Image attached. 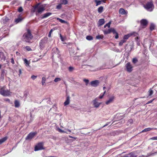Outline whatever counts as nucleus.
Masks as SVG:
<instances>
[{"label": "nucleus", "mask_w": 157, "mask_h": 157, "mask_svg": "<svg viewBox=\"0 0 157 157\" xmlns=\"http://www.w3.org/2000/svg\"><path fill=\"white\" fill-rule=\"evenodd\" d=\"M33 38V36L29 29H27V32L25 33L23 36V39L26 42L32 43L31 40Z\"/></svg>", "instance_id": "nucleus-1"}, {"label": "nucleus", "mask_w": 157, "mask_h": 157, "mask_svg": "<svg viewBox=\"0 0 157 157\" xmlns=\"http://www.w3.org/2000/svg\"><path fill=\"white\" fill-rule=\"evenodd\" d=\"M10 90H6L5 86L0 88V94L4 96H9L10 95Z\"/></svg>", "instance_id": "nucleus-2"}, {"label": "nucleus", "mask_w": 157, "mask_h": 157, "mask_svg": "<svg viewBox=\"0 0 157 157\" xmlns=\"http://www.w3.org/2000/svg\"><path fill=\"white\" fill-rule=\"evenodd\" d=\"M34 9V11L36 12V15H38L42 13L45 10V8L43 6L37 5L35 6Z\"/></svg>", "instance_id": "nucleus-3"}, {"label": "nucleus", "mask_w": 157, "mask_h": 157, "mask_svg": "<svg viewBox=\"0 0 157 157\" xmlns=\"http://www.w3.org/2000/svg\"><path fill=\"white\" fill-rule=\"evenodd\" d=\"M47 41L48 38L46 37H44L40 40L39 43V47L41 49H43L44 48L45 44Z\"/></svg>", "instance_id": "nucleus-4"}, {"label": "nucleus", "mask_w": 157, "mask_h": 157, "mask_svg": "<svg viewBox=\"0 0 157 157\" xmlns=\"http://www.w3.org/2000/svg\"><path fill=\"white\" fill-rule=\"evenodd\" d=\"M144 8L149 11H152L153 8V5L151 2H147L145 5H144Z\"/></svg>", "instance_id": "nucleus-5"}, {"label": "nucleus", "mask_w": 157, "mask_h": 157, "mask_svg": "<svg viewBox=\"0 0 157 157\" xmlns=\"http://www.w3.org/2000/svg\"><path fill=\"white\" fill-rule=\"evenodd\" d=\"M44 143L43 142H40L35 147L34 150L36 151L41 150L44 149L43 147Z\"/></svg>", "instance_id": "nucleus-6"}, {"label": "nucleus", "mask_w": 157, "mask_h": 157, "mask_svg": "<svg viewBox=\"0 0 157 157\" xmlns=\"http://www.w3.org/2000/svg\"><path fill=\"white\" fill-rule=\"evenodd\" d=\"M36 133V132H30L25 138V140H31Z\"/></svg>", "instance_id": "nucleus-7"}, {"label": "nucleus", "mask_w": 157, "mask_h": 157, "mask_svg": "<svg viewBox=\"0 0 157 157\" xmlns=\"http://www.w3.org/2000/svg\"><path fill=\"white\" fill-rule=\"evenodd\" d=\"M148 21L147 20L144 19H142L140 21L141 26H143V28L145 27L147 25Z\"/></svg>", "instance_id": "nucleus-8"}, {"label": "nucleus", "mask_w": 157, "mask_h": 157, "mask_svg": "<svg viewBox=\"0 0 157 157\" xmlns=\"http://www.w3.org/2000/svg\"><path fill=\"white\" fill-rule=\"evenodd\" d=\"M114 29L113 28H111L107 30H103V32L104 33L105 35L107 34L110 33L111 32H113V30Z\"/></svg>", "instance_id": "nucleus-9"}, {"label": "nucleus", "mask_w": 157, "mask_h": 157, "mask_svg": "<svg viewBox=\"0 0 157 157\" xmlns=\"http://www.w3.org/2000/svg\"><path fill=\"white\" fill-rule=\"evenodd\" d=\"M97 101V98L93 101V105L94 107L96 108L98 107L101 104V103H98Z\"/></svg>", "instance_id": "nucleus-10"}, {"label": "nucleus", "mask_w": 157, "mask_h": 157, "mask_svg": "<svg viewBox=\"0 0 157 157\" xmlns=\"http://www.w3.org/2000/svg\"><path fill=\"white\" fill-rule=\"evenodd\" d=\"M99 83L98 80H95L91 81L90 84L92 86L96 87L98 85Z\"/></svg>", "instance_id": "nucleus-11"}, {"label": "nucleus", "mask_w": 157, "mask_h": 157, "mask_svg": "<svg viewBox=\"0 0 157 157\" xmlns=\"http://www.w3.org/2000/svg\"><path fill=\"white\" fill-rule=\"evenodd\" d=\"M127 11L125 10L124 9L121 8L119 9V13L121 15L126 14L127 13Z\"/></svg>", "instance_id": "nucleus-12"}, {"label": "nucleus", "mask_w": 157, "mask_h": 157, "mask_svg": "<svg viewBox=\"0 0 157 157\" xmlns=\"http://www.w3.org/2000/svg\"><path fill=\"white\" fill-rule=\"evenodd\" d=\"M130 34H131V36H136V37L135 38V40L136 41H137V40L139 39V37H138V34L137 33L133 32L130 33Z\"/></svg>", "instance_id": "nucleus-13"}, {"label": "nucleus", "mask_w": 157, "mask_h": 157, "mask_svg": "<svg viewBox=\"0 0 157 157\" xmlns=\"http://www.w3.org/2000/svg\"><path fill=\"white\" fill-rule=\"evenodd\" d=\"M70 102V97L69 96H68L66 98V100L64 103V105L66 106L68 105Z\"/></svg>", "instance_id": "nucleus-14"}, {"label": "nucleus", "mask_w": 157, "mask_h": 157, "mask_svg": "<svg viewBox=\"0 0 157 157\" xmlns=\"http://www.w3.org/2000/svg\"><path fill=\"white\" fill-rule=\"evenodd\" d=\"M9 19L7 17L3 18L1 20V22L4 24H6V22L9 21Z\"/></svg>", "instance_id": "nucleus-15"}, {"label": "nucleus", "mask_w": 157, "mask_h": 157, "mask_svg": "<svg viewBox=\"0 0 157 157\" xmlns=\"http://www.w3.org/2000/svg\"><path fill=\"white\" fill-rule=\"evenodd\" d=\"M114 99V96L112 97L108 100L106 101L105 104L107 105L109 104L110 103L112 102L113 101Z\"/></svg>", "instance_id": "nucleus-16"}, {"label": "nucleus", "mask_w": 157, "mask_h": 157, "mask_svg": "<svg viewBox=\"0 0 157 157\" xmlns=\"http://www.w3.org/2000/svg\"><path fill=\"white\" fill-rule=\"evenodd\" d=\"M52 52L55 53V54L58 55V57L59 56V52L57 48H54L52 50Z\"/></svg>", "instance_id": "nucleus-17"}, {"label": "nucleus", "mask_w": 157, "mask_h": 157, "mask_svg": "<svg viewBox=\"0 0 157 157\" xmlns=\"http://www.w3.org/2000/svg\"><path fill=\"white\" fill-rule=\"evenodd\" d=\"M14 106L16 108H18L20 106V101L18 100H16L14 102Z\"/></svg>", "instance_id": "nucleus-18"}, {"label": "nucleus", "mask_w": 157, "mask_h": 157, "mask_svg": "<svg viewBox=\"0 0 157 157\" xmlns=\"http://www.w3.org/2000/svg\"><path fill=\"white\" fill-rule=\"evenodd\" d=\"M52 14V13H47L44 14L41 17L42 19H44V18H46L50 16V15Z\"/></svg>", "instance_id": "nucleus-19"}, {"label": "nucleus", "mask_w": 157, "mask_h": 157, "mask_svg": "<svg viewBox=\"0 0 157 157\" xmlns=\"http://www.w3.org/2000/svg\"><path fill=\"white\" fill-rule=\"evenodd\" d=\"M98 23L99 25L101 26L105 23V20L104 19H101L99 20Z\"/></svg>", "instance_id": "nucleus-20"}, {"label": "nucleus", "mask_w": 157, "mask_h": 157, "mask_svg": "<svg viewBox=\"0 0 157 157\" xmlns=\"http://www.w3.org/2000/svg\"><path fill=\"white\" fill-rule=\"evenodd\" d=\"M113 33L114 34H115L114 36L115 39H118L119 37L115 29H113Z\"/></svg>", "instance_id": "nucleus-21"}, {"label": "nucleus", "mask_w": 157, "mask_h": 157, "mask_svg": "<svg viewBox=\"0 0 157 157\" xmlns=\"http://www.w3.org/2000/svg\"><path fill=\"white\" fill-rule=\"evenodd\" d=\"M156 128H146L144 129V130H143L142 131V132H146L147 131H149L151 130L152 129H156Z\"/></svg>", "instance_id": "nucleus-22"}, {"label": "nucleus", "mask_w": 157, "mask_h": 157, "mask_svg": "<svg viewBox=\"0 0 157 157\" xmlns=\"http://www.w3.org/2000/svg\"><path fill=\"white\" fill-rule=\"evenodd\" d=\"M131 36V34L130 33L124 35L123 37V39L124 40L128 39L130 36Z\"/></svg>", "instance_id": "nucleus-23"}, {"label": "nucleus", "mask_w": 157, "mask_h": 157, "mask_svg": "<svg viewBox=\"0 0 157 157\" xmlns=\"http://www.w3.org/2000/svg\"><path fill=\"white\" fill-rule=\"evenodd\" d=\"M7 139V137L6 136L5 137L0 140V144H1L2 143L5 142Z\"/></svg>", "instance_id": "nucleus-24"}, {"label": "nucleus", "mask_w": 157, "mask_h": 157, "mask_svg": "<svg viewBox=\"0 0 157 157\" xmlns=\"http://www.w3.org/2000/svg\"><path fill=\"white\" fill-rule=\"evenodd\" d=\"M104 38V36L103 35H98L96 36V38L97 39H102Z\"/></svg>", "instance_id": "nucleus-25"}, {"label": "nucleus", "mask_w": 157, "mask_h": 157, "mask_svg": "<svg viewBox=\"0 0 157 157\" xmlns=\"http://www.w3.org/2000/svg\"><path fill=\"white\" fill-rule=\"evenodd\" d=\"M126 69H132V67L130 63H128L126 65Z\"/></svg>", "instance_id": "nucleus-26"}, {"label": "nucleus", "mask_w": 157, "mask_h": 157, "mask_svg": "<svg viewBox=\"0 0 157 157\" xmlns=\"http://www.w3.org/2000/svg\"><path fill=\"white\" fill-rule=\"evenodd\" d=\"M22 19H23L21 17H18V18L15 19V22L16 24H17L20 22H21Z\"/></svg>", "instance_id": "nucleus-27"}, {"label": "nucleus", "mask_w": 157, "mask_h": 157, "mask_svg": "<svg viewBox=\"0 0 157 157\" xmlns=\"http://www.w3.org/2000/svg\"><path fill=\"white\" fill-rule=\"evenodd\" d=\"M23 60H24V63L26 66H29V61L26 59H23Z\"/></svg>", "instance_id": "nucleus-28"}, {"label": "nucleus", "mask_w": 157, "mask_h": 157, "mask_svg": "<svg viewBox=\"0 0 157 157\" xmlns=\"http://www.w3.org/2000/svg\"><path fill=\"white\" fill-rule=\"evenodd\" d=\"M24 48L27 51H32V49L29 46H26L24 47Z\"/></svg>", "instance_id": "nucleus-29"}, {"label": "nucleus", "mask_w": 157, "mask_h": 157, "mask_svg": "<svg viewBox=\"0 0 157 157\" xmlns=\"http://www.w3.org/2000/svg\"><path fill=\"white\" fill-rule=\"evenodd\" d=\"M128 156H129V157H136V156H135L134 155V154L133 152H131L127 155Z\"/></svg>", "instance_id": "nucleus-30"}, {"label": "nucleus", "mask_w": 157, "mask_h": 157, "mask_svg": "<svg viewBox=\"0 0 157 157\" xmlns=\"http://www.w3.org/2000/svg\"><path fill=\"white\" fill-rule=\"evenodd\" d=\"M57 20L59 21V22H61V23H67V21H65L64 20H63L62 19H61L59 18H57Z\"/></svg>", "instance_id": "nucleus-31"}, {"label": "nucleus", "mask_w": 157, "mask_h": 157, "mask_svg": "<svg viewBox=\"0 0 157 157\" xmlns=\"http://www.w3.org/2000/svg\"><path fill=\"white\" fill-rule=\"evenodd\" d=\"M103 0L98 1L97 0H95V2L96 3V6H98L101 4V2H103Z\"/></svg>", "instance_id": "nucleus-32"}, {"label": "nucleus", "mask_w": 157, "mask_h": 157, "mask_svg": "<svg viewBox=\"0 0 157 157\" xmlns=\"http://www.w3.org/2000/svg\"><path fill=\"white\" fill-rule=\"evenodd\" d=\"M155 27V24L153 23H151L150 25V29L151 30H153Z\"/></svg>", "instance_id": "nucleus-33"}, {"label": "nucleus", "mask_w": 157, "mask_h": 157, "mask_svg": "<svg viewBox=\"0 0 157 157\" xmlns=\"http://www.w3.org/2000/svg\"><path fill=\"white\" fill-rule=\"evenodd\" d=\"M126 40L124 39L121 40L119 42V46H121L123 44L126 42Z\"/></svg>", "instance_id": "nucleus-34"}, {"label": "nucleus", "mask_w": 157, "mask_h": 157, "mask_svg": "<svg viewBox=\"0 0 157 157\" xmlns=\"http://www.w3.org/2000/svg\"><path fill=\"white\" fill-rule=\"evenodd\" d=\"M103 8L102 6L100 7L98 9V11L99 13H101L102 12Z\"/></svg>", "instance_id": "nucleus-35"}, {"label": "nucleus", "mask_w": 157, "mask_h": 157, "mask_svg": "<svg viewBox=\"0 0 157 157\" xmlns=\"http://www.w3.org/2000/svg\"><path fill=\"white\" fill-rule=\"evenodd\" d=\"M138 61V59L136 58H134L132 59V62L134 64H135Z\"/></svg>", "instance_id": "nucleus-36"}, {"label": "nucleus", "mask_w": 157, "mask_h": 157, "mask_svg": "<svg viewBox=\"0 0 157 157\" xmlns=\"http://www.w3.org/2000/svg\"><path fill=\"white\" fill-rule=\"evenodd\" d=\"M61 3L62 4L66 5L67 4V0H61Z\"/></svg>", "instance_id": "nucleus-37"}, {"label": "nucleus", "mask_w": 157, "mask_h": 157, "mask_svg": "<svg viewBox=\"0 0 157 157\" xmlns=\"http://www.w3.org/2000/svg\"><path fill=\"white\" fill-rule=\"evenodd\" d=\"M86 39L89 40H91L93 39V37L90 36H88L86 37Z\"/></svg>", "instance_id": "nucleus-38"}, {"label": "nucleus", "mask_w": 157, "mask_h": 157, "mask_svg": "<svg viewBox=\"0 0 157 157\" xmlns=\"http://www.w3.org/2000/svg\"><path fill=\"white\" fill-rule=\"evenodd\" d=\"M46 80V78L45 77H43L42 78V84L43 85H44V84L45 83Z\"/></svg>", "instance_id": "nucleus-39"}, {"label": "nucleus", "mask_w": 157, "mask_h": 157, "mask_svg": "<svg viewBox=\"0 0 157 157\" xmlns=\"http://www.w3.org/2000/svg\"><path fill=\"white\" fill-rule=\"evenodd\" d=\"M110 24H111V22H109V23H108L106 24L105 25H104V27L105 28H106L107 26L109 28H110Z\"/></svg>", "instance_id": "nucleus-40"}, {"label": "nucleus", "mask_w": 157, "mask_h": 157, "mask_svg": "<svg viewBox=\"0 0 157 157\" xmlns=\"http://www.w3.org/2000/svg\"><path fill=\"white\" fill-rule=\"evenodd\" d=\"M105 93H106V91L105 90V91L103 92L102 94H100V96L99 97V98L100 99H102L103 98V97L104 96V95L105 94Z\"/></svg>", "instance_id": "nucleus-41"}, {"label": "nucleus", "mask_w": 157, "mask_h": 157, "mask_svg": "<svg viewBox=\"0 0 157 157\" xmlns=\"http://www.w3.org/2000/svg\"><path fill=\"white\" fill-rule=\"evenodd\" d=\"M61 80V79L59 78H56L54 79V81L55 82H58L59 81Z\"/></svg>", "instance_id": "nucleus-42"}, {"label": "nucleus", "mask_w": 157, "mask_h": 157, "mask_svg": "<svg viewBox=\"0 0 157 157\" xmlns=\"http://www.w3.org/2000/svg\"><path fill=\"white\" fill-rule=\"evenodd\" d=\"M92 67L90 66H89L88 65H83L82 68H84V69L86 68H92Z\"/></svg>", "instance_id": "nucleus-43"}, {"label": "nucleus", "mask_w": 157, "mask_h": 157, "mask_svg": "<svg viewBox=\"0 0 157 157\" xmlns=\"http://www.w3.org/2000/svg\"><path fill=\"white\" fill-rule=\"evenodd\" d=\"M149 96H151L153 94V91L151 89H150L149 91Z\"/></svg>", "instance_id": "nucleus-44"}, {"label": "nucleus", "mask_w": 157, "mask_h": 157, "mask_svg": "<svg viewBox=\"0 0 157 157\" xmlns=\"http://www.w3.org/2000/svg\"><path fill=\"white\" fill-rule=\"evenodd\" d=\"M62 4L61 3L59 4L57 6L56 9H61L62 7Z\"/></svg>", "instance_id": "nucleus-45"}, {"label": "nucleus", "mask_w": 157, "mask_h": 157, "mask_svg": "<svg viewBox=\"0 0 157 157\" xmlns=\"http://www.w3.org/2000/svg\"><path fill=\"white\" fill-rule=\"evenodd\" d=\"M18 11L19 12H22L23 11V9L21 7H19L18 9Z\"/></svg>", "instance_id": "nucleus-46"}, {"label": "nucleus", "mask_w": 157, "mask_h": 157, "mask_svg": "<svg viewBox=\"0 0 157 157\" xmlns=\"http://www.w3.org/2000/svg\"><path fill=\"white\" fill-rule=\"evenodd\" d=\"M133 121L132 119H130L128 120V124H132L133 123Z\"/></svg>", "instance_id": "nucleus-47"}, {"label": "nucleus", "mask_w": 157, "mask_h": 157, "mask_svg": "<svg viewBox=\"0 0 157 157\" xmlns=\"http://www.w3.org/2000/svg\"><path fill=\"white\" fill-rule=\"evenodd\" d=\"M150 139L152 140H157V136L153 137L151 138Z\"/></svg>", "instance_id": "nucleus-48"}, {"label": "nucleus", "mask_w": 157, "mask_h": 157, "mask_svg": "<svg viewBox=\"0 0 157 157\" xmlns=\"http://www.w3.org/2000/svg\"><path fill=\"white\" fill-rule=\"evenodd\" d=\"M83 81L84 82H85L86 83V85H87V84L88 83V82H89V80L88 79H84L83 80Z\"/></svg>", "instance_id": "nucleus-49"}, {"label": "nucleus", "mask_w": 157, "mask_h": 157, "mask_svg": "<svg viewBox=\"0 0 157 157\" xmlns=\"http://www.w3.org/2000/svg\"><path fill=\"white\" fill-rule=\"evenodd\" d=\"M37 77L36 76H35L34 75H32L31 76V78L33 80L35 79Z\"/></svg>", "instance_id": "nucleus-50"}, {"label": "nucleus", "mask_w": 157, "mask_h": 157, "mask_svg": "<svg viewBox=\"0 0 157 157\" xmlns=\"http://www.w3.org/2000/svg\"><path fill=\"white\" fill-rule=\"evenodd\" d=\"M4 100L5 101H8V102H10V100L9 99V98H5V99H4Z\"/></svg>", "instance_id": "nucleus-51"}, {"label": "nucleus", "mask_w": 157, "mask_h": 157, "mask_svg": "<svg viewBox=\"0 0 157 157\" xmlns=\"http://www.w3.org/2000/svg\"><path fill=\"white\" fill-rule=\"evenodd\" d=\"M58 131L60 132H64V131L59 128H58Z\"/></svg>", "instance_id": "nucleus-52"}, {"label": "nucleus", "mask_w": 157, "mask_h": 157, "mask_svg": "<svg viewBox=\"0 0 157 157\" xmlns=\"http://www.w3.org/2000/svg\"><path fill=\"white\" fill-rule=\"evenodd\" d=\"M52 29H51L50 31V32L49 33V34L48 35V37H51V33L52 32Z\"/></svg>", "instance_id": "nucleus-53"}, {"label": "nucleus", "mask_w": 157, "mask_h": 157, "mask_svg": "<svg viewBox=\"0 0 157 157\" xmlns=\"http://www.w3.org/2000/svg\"><path fill=\"white\" fill-rule=\"evenodd\" d=\"M10 62H11V63L13 64L14 63V60L13 58H12L11 59Z\"/></svg>", "instance_id": "nucleus-54"}, {"label": "nucleus", "mask_w": 157, "mask_h": 157, "mask_svg": "<svg viewBox=\"0 0 157 157\" xmlns=\"http://www.w3.org/2000/svg\"><path fill=\"white\" fill-rule=\"evenodd\" d=\"M154 100V99H153L152 100H151L149 101L147 103V104H149V103H151L153 101V100Z\"/></svg>", "instance_id": "nucleus-55"}, {"label": "nucleus", "mask_w": 157, "mask_h": 157, "mask_svg": "<svg viewBox=\"0 0 157 157\" xmlns=\"http://www.w3.org/2000/svg\"><path fill=\"white\" fill-rule=\"evenodd\" d=\"M16 54L17 56H20V53H19L18 52H16Z\"/></svg>", "instance_id": "nucleus-56"}, {"label": "nucleus", "mask_w": 157, "mask_h": 157, "mask_svg": "<svg viewBox=\"0 0 157 157\" xmlns=\"http://www.w3.org/2000/svg\"><path fill=\"white\" fill-rule=\"evenodd\" d=\"M132 69H126L127 71L129 72H131L132 71Z\"/></svg>", "instance_id": "nucleus-57"}, {"label": "nucleus", "mask_w": 157, "mask_h": 157, "mask_svg": "<svg viewBox=\"0 0 157 157\" xmlns=\"http://www.w3.org/2000/svg\"><path fill=\"white\" fill-rule=\"evenodd\" d=\"M60 39L63 42L64 41V38H63V37H61L60 38Z\"/></svg>", "instance_id": "nucleus-58"}, {"label": "nucleus", "mask_w": 157, "mask_h": 157, "mask_svg": "<svg viewBox=\"0 0 157 157\" xmlns=\"http://www.w3.org/2000/svg\"><path fill=\"white\" fill-rule=\"evenodd\" d=\"M109 123H107L106 124H105V125H104L103 127H105V126H107V125H108L109 124Z\"/></svg>", "instance_id": "nucleus-59"}, {"label": "nucleus", "mask_w": 157, "mask_h": 157, "mask_svg": "<svg viewBox=\"0 0 157 157\" xmlns=\"http://www.w3.org/2000/svg\"><path fill=\"white\" fill-rule=\"evenodd\" d=\"M3 54V53L1 52H0V58L1 57V56Z\"/></svg>", "instance_id": "nucleus-60"}, {"label": "nucleus", "mask_w": 157, "mask_h": 157, "mask_svg": "<svg viewBox=\"0 0 157 157\" xmlns=\"http://www.w3.org/2000/svg\"><path fill=\"white\" fill-rule=\"evenodd\" d=\"M19 75H20L21 74V69H19Z\"/></svg>", "instance_id": "nucleus-61"}, {"label": "nucleus", "mask_w": 157, "mask_h": 157, "mask_svg": "<svg viewBox=\"0 0 157 157\" xmlns=\"http://www.w3.org/2000/svg\"><path fill=\"white\" fill-rule=\"evenodd\" d=\"M69 137H70V138H74V137H73V136H69Z\"/></svg>", "instance_id": "nucleus-62"}, {"label": "nucleus", "mask_w": 157, "mask_h": 157, "mask_svg": "<svg viewBox=\"0 0 157 157\" xmlns=\"http://www.w3.org/2000/svg\"><path fill=\"white\" fill-rule=\"evenodd\" d=\"M68 69H73V67H72L71 66H70V67H69Z\"/></svg>", "instance_id": "nucleus-63"}, {"label": "nucleus", "mask_w": 157, "mask_h": 157, "mask_svg": "<svg viewBox=\"0 0 157 157\" xmlns=\"http://www.w3.org/2000/svg\"><path fill=\"white\" fill-rule=\"evenodd\" d=\"M56 157L55 156H49V157Z\"/></svg>", "instance_id": "nucleus-64"}]
</instances>
